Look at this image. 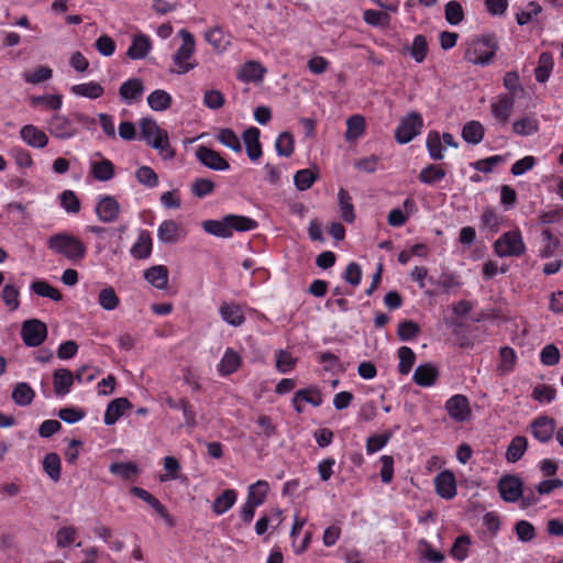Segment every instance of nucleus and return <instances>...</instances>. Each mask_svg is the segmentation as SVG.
<instances>
[{"instance_id":"obj_30","label":"nucleus","mask_w":563,"mask_h":563,"mask_svg":"<svg viewBox=\"0 0 563 563\" xmlns=\"http://www.w3.org/2000/svg\"><path fill=\"white\" fill-rule=\"evenodd\" d=\"M446 175L445 169L438 164H430L422 168L419 173V180L429 186H433L444 179Z\"/></svg>"},{"instance_id":"obj_61","label":"nucleus","mask_w":563,"mask_h":563,"mask_svg":"<svg viewBox=\"0 0 563 563\" xmlns=\"http://www.w3.org/2000/svg\"><path fill=\"white\" fill-rule=\"evenodd\" d=\"M137 181L147 188H155L158 185L157 174L148 166H142L136 170Z\"/></svg>"},{"instance_id":"obj_47","label":"nucleus","mask_w":563,"mask_h":563,"mask_svg":"<svg viewBox=\"0 0 563 563\" xmlns=\"http://www.w3.org/2000/svg\"><path fill=\"white\" fill-rule=\"evenodd\" d=\"M217 140L225 147L235 153L242 152V144L240 137L231 129H222L219 131Z\"/></svg>"},{"instance_id":"obj_20","label":"nucleus","mask_w":563,"mask_h":563,"mask_svg":"<svg viewBox=\"0 0 563 563\" xmlns=\"http://www.w3.org/2000/svg\"><path fill=\"white\" fill-rule=\"evenodd\" d=\"M144 92L143 81L139 78H132L125 80L119 89L120 97L128 103L141 99Z\"/></svg>"},{"instance_id":"obj_8","label":"nucleus","mask_w":563,"mask_h":563,"mask_svg":"<svg viewBox=\"0 0 563 563\" xmlns=\"http://www.w3.org/2000/svg\"><path fill=\"white\" fill-rule=\"evenodd\" d=\"M47 335L46 324L37 319L24 321L21 328V336L27 346H38Z\"/></svg>"},{"instance_id":"obj_23","label":"nucleus","mask_w":563,"mask_h":563,"mask_svg":"<svg viewBox=\"0 0 563 563\" xmlns=\"http://www.w3.org/2000/svg\"><path fill=\"white\" fill-rule=\"evenodd\" d=\"M511 129L518 136H530L539 131V121L533 115H523L512 122Z\"/></svg>"},{"instance_id":"obj_32","label":"nucleus","mask_w":563,"mask_h":563,"mask_svg":"<svg viewBox=\"0 0 563 563\" xmlns=\"http://www.w3.org/2000/svg\"><path fill=\"white\" fill-rule=\"evenodd\" d=\"M54 389L57 395L65 396L70 391L74 375L69 369L59 368L54 372Z\"/></svg>"},{"instance_id":"obj_10","label":"nucleus","mask_w":563,"mask_h":563,"mask_svg":"<svg viewBox=\"0 0 563 563\" xmlns=\"http://www.w3.org/2000/svg\"><path fill=\"white\" fill-rule=\"evenodd\" d=\"M555 421L548 416H539L532 420L530 430L533 438L540 443H548L555 432Z\"/></svg>"},{"instance_id":"obj_2","label":"nucleus","mask_w":563,"mask_h":563,"mask_svg":"<svg viewBox=\"0 0 563 563\" xmlns=\"http://www.w3.org/2000/svg\"><path fill=\"white\" fill-rule=\"evenodd\" d=\"M497 49L498 42L495 36H478L467 43L464 58L474 65H488Z\"/></svg>"},{"instance_id":"obj_63","label":"nucleus","mask_w":563,"mask_h":563,"mask_svg":"<svg viewBox=\"0 0 563 563\" xmlns=\"http://www.w3.org/2000/svg\"><path fill=\"white\" fill-rule=\"evenodd\" d=\"M206 38L216 49H222L223 51L230 44V41L225 36L223 30L220 29V27H214V29L210 30L206 34Z\"/></svg>"},{"instance_id":"obj_46","label":"nucleus","mask_w":563,"mask_h":563,"mask_svg":"<svg viewBox=\"0 0 563 563\" xmlns=\"http://www.w3.org/2000/svg\"><path fill=\"white\" fill-rule=\"evenodd\" d=\"M111 474L117 475L123 479H131L137 475L139 468L134 462H115L109 467Z\"/></svg>"},{"instance_id":"obj_28","label":"nucleus","mask_w":563,"mask_h":563,"mask_svg":"<svg viewBox=\"0 0 563 563\" xmlns=\"http://www.w3.org/2000/svg\"><path fill=\"white\" fill-rule=\"evenodd\" d=\"M438 377L437 368L431 364L419 365L412 376L413 382L422 387L432 386Z\"/></svg>"},{"instance_id":"obj_25","label":"nucleus","mask_w":563,"mask_h":563,"mask_svg":"<svg viewBox=\"0 0 563 563\" xmlns=\"http://www.w3.org/2000/svg\"><path fill=\"white\" fill-rule=\"evenodd\" d=\"M269 485L266 481L258 479L254 484L249 486L246 503L260 507L262 506L267 497Z\"/></svg>"},{"instance_id":"obj_27","label":"nucleus","mask_w":563,"mask_h":563,"mask_svg":"<svg viewBox=\"0 0 563 563\" xmlns=\"http://www.w3.org/2000/svg\"><path fill=\"white\" fill-rule=\"evenodd\" d=\"M70 92L77 97L98 99L104 93V89L99 82L88 81L71 86Z\"/></svg>"},{"instance_id":"obj_54","label":"nucleus","mask_w":563,"mask_h":563,"mask_svg":"<svg viewBox=\"0 0 563 563\" xmlns=\"http://www.w3.org/2000/svg\"><path fill=\"white\" fill-rule=\"evenodd\" d=\"M317 173L312 172L309 168L298 170L295 174L294 183L298 190H307L309 189L314 181L317 180Z\"/></svg>"},{"instance_id":"obj_14","label":"nucleus","mask_w":563,"mask_h":563,"mask_svg":"<svg viewBox=\"0 0 563 563\" xmlns=\"http://www.w3.org/2000/svg\"><path fill=\"white\" fill-rule=\"evenodd\" d=\"M305 401L313 407L321 406L323 399L320 390L317 387H309L297 390L292 397V405L298 413L303 411L301 402Z\"/></svg>"},{"instance_id":"obj_44","label":"nucleus","mask_w":563,"mask_h":563,"mask_svg":"<svg viewBox=\"0 0 563 563\" xmlns=\"http://www.w3.org/2000/svg\"><path fill=\"white\" fill-rule=\"evenodd\" d=\"M147 103L154 111H164L170 107L172 97L167 91L157 89L150 93Z\"/></svg>"},{"instance_id":"obj_45","label":"nucleus","mask_w":563,"mask_h":563,"mask_svg":"<svg viewBox=\"0 0 563 563\" xmlns=\"http://www.w3.org/2000/svg\"><path fill=\"white\" fill-rule=\"evenodd\" d=\"M43 470L52 481L58 482L60 478L62 470L60 457L58 456V454H46L43 460Z\"/></svg>"},{"instance_id":"obj_33","label":"nucleus","mask_w":563,"mask_h":563,"mask_svg":"<svg viewBox=\"0 0 563 563\" xmlns=\"http://www.w3.org/2000/svg\"><path fill=\"white\" fill-rule=\"evenodd\" d=\"M265 74V68L258 62H247L245 63L238 75V78L242 81H260L263 79Z\"/></svg>"},{"instance_id":"obj_58","label":"nucleus","mask_w":563,"mask_h":563,"mask_svg":"<svg viewBox=\"0 0 563 563\" xmlns=\"http://www.w3.org/2000/svg\"><path fill=\"white\" fill-rule=\"evenodd\" d=\"M53 70L47 66H38L32 73H24L23 78L26 82L38 85L43 81L51 79Z\"/></svg>"},{"instance_id":"obj_41","label":"nucleus","mask_w":563,"mask_h":563,"mask_svg":"<svg viewBox=\"0 0 563 563\" xmlns=\"http://www.w3.org/2000/svg\"><path fill=\"white\" fill-rule=\"evenodd\" d=\"M365 132V119L360 115L355 114L347 119L346 121V132H345V140L347 142H352L358 137H361Z\"/></svg>"},{"instance_id":"obj_15","label":"nucleus","mask_w":563,"mask_h":563,"mask_svg":"<svg viewBox=\"0 0 563 563\" xmlns=\"http://www.w3.org/2000/svg\"><path fill=\"white\" fill-rule=\"evenodd\" d=\"M20 136L25 144L35 148H43L48 143L46 133L33 124H26L21 128Z\"/></svg>"},{"instance_id":"obj_4","label":"nucleus","mask_w":563,"mask_h":563,"mask_svg":"<svg viewBox=\"0 0 563 563\" xmlns=\"http://www.w3.org/2000/svg\"><path fill=\"white\" fill-rule=\"evenodd\" d=\"M422 118L417 112H411L406 115L399 123L395 137L398 143L407 144L412 141L422 128Z\"/></svg>"},{"instance_id":"obj_56","label":"nucleus","mask_w":563,"mask_h":563,"mask_svg":"<svg viewBox=\"0 0 563 563\" xmlns=\"http://www.w3.org/2000/svg\"><path fill=\"white\" fill-rule=\"evenodd\" d=\"M60 206L67 213H78L80 201L73 190H64L59 196Z\"/></svg>"},{"instance_id":"obj_26","label":"nucleus","mask_w":563,"mask_h":563,"mask_svg":"<svg viewBox=\"0 0 563 563\" xmlns=\"http://www.w3.org/2000/svg\"><path fill=\"white\" fill-rule=\"evenodd\" d=\"M238 499V493L235 489L223 490L213 501L212 510L217 516H221L229 511Z\"/></svg>"},{"instance_id":"obj_38","label":"nucleus","mask_w":563,"mask_h":563,"mask_svg":"<svg viewBox=\"0 0 563 563\" xmlns=\"http://www.w3.org/2000/svg\"><path fill=\"white\" fill-rule=\"evenodd\" d=\"M31 291L40 297L49 298L54 301H60L63 296L60 291L47 282L37 279L30 285Z\"/></svg>"},{"instance_id":"obj_52","label":"nucleus","mask_w":563,"mask_h":563,"mask_svg":"<svg viewBox=\"0 0 563 563\" xmlns=\"http://www.w3.org/2000/svg\"><path fill=\"white\" fill-rule=\"evenodd\" d=\"M148 145L157 150L159 155L165 159H170L175 155V152L169 144L167 131L162 133V135H159L158 137L153 139V142H151Z\"/></svg>"},{"instance_id":"obj_6","label":"nucleus","mask_w":563,"mask_h":563,"mask_svg":"<svg viewBox=\"0 0 563 563\" xmlns=\"http://www.w3.org/2000/svg\"><path fill=\"white\" fill-rule=\"evenodd\" d=\"M47 130L52 136L59 140H69L74 137L78 129L75 123L66 115L55 113L47 121Z\"/></svg>"},{"instance_id":"obj_48","label":"nucleus","mask_w":563,"mask_h":563,"mask_svg":"<svg viewBox=\"0 0 563 563\" xmlns=\"http://www.w3.org/2000/svg\"><path fill=\"white\" fill-rule=\"evenodd\" d=\"M427 150L432 159L440 161L443 158L444 147L442 145L441 136L438 132H429L427 136Z\"/></svg>"},{"instance_id":"obj_59","label":"nucleus","mask_w":563,"mask_h":563,"mask_svg":"<svg viewBox=\"0 0 563 563\" xmlns=\"http://www.w3.org/2000/svg\"><path fill=\"white\" fill-rule=\"evenodd\" d=\"M77 529L73 526H66L56 532V543L58 548H66L73 544L77 539Z\"/></svg>"},{"instance_id":"obj_43","label":"nucleus","mask_w":563,"mask_h":563,"mask_svg":"<svg viewBox=\"0 0 563 563\" xmlns=\"http://www.w3.org/2000/svg\"><path fill=\"white\" fill-rule=\"evenodd\" d=\"M472 545V540L470 536L463 534L455 539L450 554L453 559H455L459 562H463L468 556V551Z\"/></svg>"},{"instance_id":"obj_39","label":"nucleus","mask_w":563,"mask_h":563,"mask_svg":"<svg viewBox=\"0 0 563 563\" xmlns=\"http://www.w3.org/2000/svg\"><path fill=\"white\" fill-rule=\"evenodd\" d=\"M416 208V203L412 199L408 198L404 201V210L393 209L388 214V224L391 227H401L408 219V213L412 212Z\"/></svg>"},{"instance_id":"obj_18","label":"nucleus","mask_w":563,"mask_h":563,"mask_svg":"<svg viewBox=\"0 0 563 563\" xmlns=\"http://www.w3.org/2000/svg\"><path fill=\"white\" fill-rule=\"evenodd\" d=\"M219 313L222 320L232 327H240L245 321L243 308L233 302H223L220 306Z\"/></svg>"},{"instance_id":"obj_13","label":"nucleus","mask_w":563,"mask_h":563,"mask_svg":"<svg viewBox=\"0 0 563 563\" xmlns=\"http://www.w3.org/2000/svg\"><path fill=\"white\" fill-rule=\"evenodd\" d=\"M498 489L505 501L514 503L522 495V482L517 476H505L499 481Z\"/></svg>"},{"instance_id":"obj_34","label":"nucleus","mask_w":563,"mask_h":563,"mask_svg":"<svg viewBox=\"0 0 563 563\" xmlns=\"http://www.w3.org/2000/svg\"><path fill=\"white\" fill-rule=\"evenodd\" d=\"M528 449V440L526 437L523 435H517L515 437L508 448H507V451H506V459L508 462L510 463H516L518 462L522 456L523 454L526 453Z\"/></svg>"},{"instance_id":"obj_16","label":"nucleus","mask_w":563,"mask_h":563,"mask_svg":"<svg viewBox=\"0 0 563 563\" xmlns=\"http://www.w3.org/2000/svg\"><path fill=\"white\" fill-rule=\"evenodd\" d=\"M96 213L102 222H112L119 217L120 205L113 197L104 196L99 199Z\"/></svg>"},{"instance_id":"obj_49","label":"nucleus","mask_w":563,"mask_h":563,"mask_svg":"<svg viewBox=\"0 0 563 563\" xmlns=\"http://www.w3.org/2000/svg\"><path fill=\"white\" fill-rule=\"evenodd\" d=\"M32 106H44L49 110H59L63 106V97L60 95H43L33 96L30 99Z\"/></svg>"},{"instance_id":"obj_31","label":"nucleus","mask_w":563,"mask_h":563,"mask_svg":"<svg viewBox=\"0 0 563 563\" xmlns=\"http://www.w3.org/2000/svg\"><path fill=\"white\" fill-rule=\"evenodd\" d=\"M90 172L92 176L99 181H108L114 176V165L107 158H101L97 162H91Z\"/></svg>"},{"instance_id":"obj_22","label":"nucleus","mask_w":563,"mask_h":563,"mask_svg":"<svg viewBox=\"0 0 563 563\" xmlns=\"http://www.w3.org/2000/svg\"><path fill=\"white\" fill-rule=\"evenodd\" d=\"M131 407V404L125 398H117L112 400L104 412L103 422L107 426L114 424L124 413V411Z\"/></svg>"},{"instance_id":"obj_53","label":"nucleus","mask_w":563,"mask_h":563,"mask_svg":"<svg viewBox=\"0 0 563 563\" xmlns=\"http://www.w3.org/2000/svg\"><path fill=\"white\" fill-rule=\"evenodd\" d=\"M418 552L421 558L432 563H440L444 560V554L434 549L427 540H420L418 543Z\"/></svg>"},{"instance_id":"obj_29","label":"nucleus","mask_w":563,"mask_h":563,"mask_svg":"<svg viewBox=\"0 0 563 563\" xmlns=\"http://www.w3.org/2000/svg\"><path fill=\"white\" fill-rule=\"evenodd\" d=\"M144 278L153 287L164 289L168 283V269L163 265L153 266L144 272Z\"/></svg>"},{"instance_id":"obj_1","label":"nucleus","mask_w":563,"mask_h":563,"mask_svg":"<svg viewBox=\"0 0 563 563\" xmlns=\"http://www.w3.org/2000/svg\"><path fill=\"white\" fill-rule=\"evenodd\" d=\"M203 230L212 235L229 238L233 231L246 232L257 228V222L245 216L229 214L222 220H207L202 222Z\"/></svg>"},{"instance_id":"obj_5","label":"nucleus","mask_w":563,"mask_h":563,"mask_svg":"<svg viewBox=\"0 0 563 563\" xmlns=\"http://www.w3.org/2000/svg\"><path fill=\"white\" fill-rule=\"evenodd\" d=\"M514 108L515 97L512 93H500L490 103L492 115L501 126L509 122Z\"/></svg>"},{"instance_id":"obj_35","label":"nucleus","mask_w":563,"mask_h":563,"mask_svg":"<svg viewBox=\"0 0 563 563\" xmlns=\"http://www.w3.org/2000/svg\"><path fill=\"white\" fill-rule=\"evenodd\" d=\"M338 202L340 217L347 223H352L355 219L354 206L351 195L343 188L338 192Z\"/></svg>"},{"instance_id":"obj_11","label":"nucleus","mask_w":563,"mask_h":563,"mask_svg":"<svg viewBox=\"0 0 563 563\" xmlns=\"http://www.w3.org/2000/svg\"><path fill=\"white\" fill-rule=\"evenodd\" d=\"M196 157L203 166L213 170L223 172L230 168V164L227 159H224L218 152L207 146H199L196 150Z\"/></svg>"},{"instance_id":"obj_62","label":"nucleus","mask_w":563,"mask_h":563,"mask_svg":"<svg viewBox=\"0 0 563 563\" xmlns=\"http://www.w3.org/2000/svg\"><path fill=\"white\" fill-rule=\"evenodd\" d=\"M428 53V43L423 35H416L412 42L410 54L417 63H422Z\"/></svg>"},{"instance_id":"obj_7","label":"nucleus","mask_w":563,"mask_h":563,"mask_svg":"<svg viewBox=\"0 0 563 563\" xmlns=\"http://www.w3.org/2000/svg\"><path fill=\"white\" fill-rule=\"evenodd\" d=\"M449 417L455 422H465L470 420L472 410L466 396L456 394L450 397L444 405Z\"/></svg>"},{"instance_id":"obj_64","label":"nucleus","mask_w":563,"mask_h":563,"mask_svg":"<svg viewBox=\"0 0 563 563\" xmlns=\"http://www.w3.org/2000/svg\"><path fill=\"white\" fill-rule=\"evenodd\" d=\"M389 439V433L374 434L367 438L365 445L367 454L372 455L380 451L383 448L387 445Z\"/></svg>"},{"instance_id":"obj_12","label":"nucleus","mask_w":563,"mask_h":563,"mask_svg":"<svg viewBox=\"0 0 563 563\" xmlns=\"http://www.w3.org/2000/svg\"><path fill=\"white\" fill-rule=\"evenodd\" d=\"M437 494L444 499H453L457 493L456 479L451 471H443L434 478Z\"/></svg>"},{"instance_id":"obj_55","label":"nucleus","mask_w":563,"mask_h":563,"mask_svg":"<svg viewBox=\"0 0 563 563\" xmlns=\"http://www.w3.org/2000/svg\"><path fill=\"white\" fill-rule=\"evenodd\" d=\"M275 150L279 156L289 157L294 152V139L288 132H283L275 141Z\"/></svg>"},{"instance_id":"obj_24","label":"nucleus","mask_w":563,"mask_h":563,"mask_svg":"<svg viewBox=\"0 0 563 563\" xmlns=\"http://www.w3.org/2000/svg\"><path fill=\"white\" fill-rule=\"evenodd\" d=\"M131 493L148 504L162 518H164L169 525H172V518L165 508V506L162 505V503L154 497L152 494H150L147 490L141 488V487H133L131 489Z\"/></svg>"},{"instance_id":"obj_51","label":"nucleus","mask_w":563,"mask_h":563,"mask_svg":"<svg viewBox=\"0 0 563 563\" xmlns=\"http://www.w3.org/2000/svg\"><path fill=\"white\" fill-rule=\"evenodd\" d=\"M398 358H399V365H398L399 373L402 375L409 374L415 364V360H416V355H415L413 351L408 346H401L398 350Z\"/></svg>"},{"instance_id":"obj_37","label":"nucleus","mask_w":563,"mask_h":563,"mask_svg":"<svg viewBox=\"0 0 563 563\" xmlns=\"http://www.w3.org/2000/svg\"><path fill=\"white\" fill-rule=\"evenodd\" d=\"M484 126L478 121H470L467 122L462 130V137L466 143L470 144H478L484 139Z\"/></svg>"},{"instance_id":"obj_57","label":"nucleus","mask_w":563,"mask_h":563,"mask_svg":"<svg viewBox=\"0 0 563 563\" xmlns=\"http://www.w3.org/2000/svg\"><path fill=\"white\" fill-rule=\"evenodd\" d=\"M142 139L150 144L153 139L158 137L165 130H162L154 120L144 119L141 122Z\"/></svg>"},{"instance_id":"obj_9","label":"nucleus","mask_w":563,"mask_h":563,"mask_svg":"<svg viewBox=\"0 0 563 563\" xmlns=\"http://www.w3.org/2000/svg\"><path fill=\"white\" fill-rule=\"evenodd\" d=\"M157 235L162 243L174 244L180 242L187 235V230L179 222L165 220L159 224Z\"/></svg>"},{"instance_id":"obj_19","label":"nucleus","mask_w":563,"mask_h":563,"mask_svg":"<svg viewBox=\"0 0 563 563\" xmlns=\"http://www.w3.org/2000/svg\"><path fill=\"white\" fill-rule=\"evenodd\" d=\"M151 48V38L143 33H139L133 36L132 43L126 51V55L131 59H142L146 57Z\"/></svg>"},{"instance_id":"obj_42","label":"nucleus","mask_w":563,"mask_h":563,"mask_svg":"<svg viewBox=\"0 0 563 563\" xmlns=\"http://www.w3.org/2000/svg\"><path fill=\"white\" fill-rule=\"evenodd\" d=\"M553 69V56L549 52H543L539 56L538 66L534 70L536 79L544 82L549 79Z\"/></svg>"},{"instance_id":"obj_40","label":"nucleus","mask_w":563,"mask_h":563,"mask_svg":"<svg viewBox=\"0 0 563 563\" xmlns=\"http://www.w3.org/2000/svg\"><path fill=\"white\" fill-rule=\"evenodd\" d=\"M34 397V390L26 383H18L12 390V400L15 402V405L21 407L30 405Z\"/></svg>"},{"instance_id":"obj_17","label":"nucleus","mask_w":563,"mask_h":563,"mask_svg":"<svg viewBox=\"0 0 563 563\" xmlns=\"http://www.w3.org/2000/svg\"><path fill=\"white\" fill-rule=\"evenodd\" d=\"M261 131L255 126H251L243 132V141L249 158L253 162L257 161L263 152L260 142Z\"/></svg>"},{"instance_id":"obj_21","label":"nucleus","mask_w":563,"mask_h":563,"mask_svg":"<svg viewBox=\"0 0 563 563\" xmlns=\"http://www.w3.org/2000/svg\"><path fill=\"white\" fill-rule=\"evenodd\" d=\"M241 363V355L233 349L228 347L218 364V371L221 376H228L236 372Z\"/></svg>"},{"instance_id":"obj_3","label":"nucleus","mask_w":563,"mask_h":563,"mask_svg":"<svg viewBox=\"0 0 563 563\" xmlns=\"http://www.w3.org/2000/svg\"><path fill=\"white\" fill-rule=\"evenodd\" d=\"M178 34L183 38V44L173 56L174 68L170 69V73L183 75L196 68L198 63L194 57L195 38L192 34L185 29L180 30Z\"/></svg>"},{"instance_id":"obj_60","label":"nucleus","mask_w":563,"mask_h":563,"mask_svg":"<svg viewBox=\"0 0 563 563\" xmlns=\"http://www.w3.org/2000/svg\"><path fill=\"white\" fill-rule=\"evenodd\" d=\"M445 19L451 25H457L464 19V11L460 2L452 0L445 4Z\"/></svg>"},{"instance_id":"obj_36","label":"nucleus","mask_w":563,"mask_h":563,"mask_svg":"<svg viewBox=\"0 0 563 563\" xmlns=\"http://www.w3.org/2000/svg\"><path fill=\"white\" fill-rule=\"evenodd\" d=\"M0 297L9 312L16 311L20 308V289L15 285H4Z\"/></svg>"},{"instance_id":"obj_50","label":"nucleus","mask_w":563,"mask_h":563,"mask_svg":"<svg viewBox=\"0 0 563 563\" xmlns=\"http://www.w3.org/2000/svg\"><path fill=\"white\" fill-rule=\"evenodd\" d=\"M98 302L102 309L112 311L118 308L120 299L112 287H106L99 291Z\"/></svg>"}]
</instances>
